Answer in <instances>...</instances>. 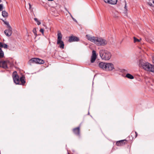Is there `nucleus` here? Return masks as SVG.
I'll return each instance as SVG.
<instances>
[{
	"instance_id": "obj_1",
	"label": "nucleus",
	"mask_w": 154,
	"mask_h": 154,
	"mask_svg": "<svg viewBox=\"0 0 154 154\" xmlns=\"http://www.w3.org/2000/svg\"><path fill=\"white\" fill-rule=\"evenodd\" d=\"M86 37L88 40L94 43L97 46H104L107 43V41L101 37L92 36L90 35H87Z\"/></svg>"
},
{
	"instance_id": "obj_2",
	"label": "nucleus",
	"mask_w": 154,
	"mask_h": 154,
	"mask_svg": "<svg viewBox=\"0 0 154 154\" xmlns=\"http://www.w3.org/2000/svg\"><path fill=\"white\" fill-rule=\"evenodd\" d=\"M99 53L102 59L105 60H109L111 56V53L106 50H101L100 51Z\"/></svg>"
},
{
	"instance_id": "obj_3",
	"label": "nucleus",
	"mask_w": 154,
	"mask_h": 154,
	"mask_svg": "<svg viewBox=\"0 0 154 154\" xmlns=\"http://www.w3.org/2000/svg\"><path fill=\"white\" fill-rule=\"evenodd\" d=\"M57 35V44L59 45V47L60 48L63 49L64 47V44L62 40V35L60 31H58Z\"/></svg>"
},
{
	"instance_id": "obj_4",
	"label": "nucleus",
	"mask_w": 154,
	"mask_h": 154,
	"mask_svg": "<svg viewBox=\"0 0 154 154\" xmlns=\"http://www.w3.org/2000/svg\"><path fill=\"white\" fill-rule=\"evenodd\" d=\"M139 66L146 71L149 66H151V64L146 62L143 60H139Z\"/></svg>"
},
{
	"instance_id": "obj_5",
	"label": "nucleus",
	"mask_w": 154,
	"mask_h": 154,
	"mask_svg": "<svg viewBox=\"0 0 154 154\" xmlns=\"http://www.w3.org/2000/svg\"><path fill=\"white\" fill-rule=\"evenodd\" d=\"M13 78L14 82L16 84H20V80L19 77L16 71L14 72L13 73Z\"/></svg>"
},
{
	"instance_id": "obj_6",
	"label": "nucleus",
	"mask_w": 154,
	"mask_h": 154,
	"mask_svg": "<svg viewBox=\"0 0 154 154\" xmlns=\"http://www.w3.org/2000/svg\"><path fill=\"white\" fill-rule=\"evenodd\" d=\"M29 63H35L40 64H43L44 63V61L43 60L38 58H32L29 60Z\"/></svg>"
},
{
	"instance_id": "obj_7",
	"label": "nucleus",
	"mask_w": 154,
	"mask_h": 154,
	"mask_svg": "<svg viewBox=\"0 0 154 154\" xmlns=\"http://www.w3.org/2000/svg\"><path fill=\"white\" fill-rule=\"evenodd\" d=\"M128 141V138L126 139L116 141V145L119 146H123L127 143Z\"/></svg>"
},
{
	"instance_id": "obj_8",
	"label": "nucleus",
	"mask_w": 154,
	"mask_h": 154,
	"mask_svg": "<svg viewBox=\"0 0 154 154\" xmlns=\"http://www.w3.org/2000/svg\"><path fill=\"white\" fill-rule=\"evenodd\" d=\"M4 32L5 35L9 37L11 35L12 29L9 24H8V29L5 31Z\"/></svg>"
},
{
	"instance_id": "obj_9",
	"label": "nucleus",
	"mask_w": 154,
	"mask_h": 154,
	"mask_svg": "<svg viewBox=\"0 0 154 154\" xmlns=\"http://www.w3.org/2000/svg\"><path fill=\"white\" fill-rule=\"evenodd\" d=\"M97 55L95 51L93 50L92 52V55L91 57V63H94L96 59Z\"/></svg>"
},
{
	"instance_id": "obj_10",
	"label": "nucleus",
	"mask_w": 154,
	"mask_h": 154,
	"mask_svg": "<svg viewBox=\"0 0 154 154\" xmlns=\"http://www.w3.org/2000/svg\"><path fill=\"white\" fill-rule=\"evenodd\" d=\"M137 133L136 131H133L131 134V136H129L128 138H130V140H131L134 138H135L137 137Z\"/></svg>"
},
{
	"instance_id": "obj_11",
	"label": "nucleus",
	"mask_w": 154,
	"mask_h": 154,
	"mask_svg": "<svg viewBox=\"0 0 154 154\" xmlns=\"http://www.w3.org/2000/svg\"><path fill=\"white\" fill-rule=\"evenodd\" d=\"M106 67V71H111L114 69V65L111 63H107Z\"/></svg>"
},
{
	"instance_id": "obj_12",
	"label": "nucleus",
	"mask_w": 154,
	"mask_h": 154,
	"mask_svg": "<svg viewBox=\"0 0 154 154\" xmlns=\"http://www.w3.org/2000/svg\"><path fill=\"white\" fill-rule=\"evenodd\" d=\"M79 40V38L76 36H71L69 37V41L70 42H77Z\"/></svg>"
},
{
	"instance_id": "obj_13",
	"label": "nucleus",
	"mask_w": 154,
	"mask_h": 154,
	"mask_svg": "<svg viewBox=\"0 0 154 154\" xmlns=\"http://www.w3.org/2000/svg\"><path fill=\"white\" fill-rule=\"evenodd\" d=\"M107 65V63L101 62L99 63V66L100 68L102 69L106 70Z\"/></svg>"
},
{
	"instance_id": "obj_14",
	"label": "nucleus",
	"mask_w": 154,
	"mask_h": 154,
	"mask_svg": "<svg viewBox=\"0 0 154 154\" xmlns=\"http://www.w3.org/2000/svg\"><path fill=\"white\" fill-rule=\"evenodd\" d=\"M1 66L5 69L8 68L7 62L5 61H0V67Z\"/></svg>"
},
{
	"instance_id": "obj_15",
	"label": "nucleus",
	"mask_w": 154,
	"mask_h": 154,
	"mask_svg": "<svg viewBox=\"0 0 154 154\" xmlns=\"http://www.w3.org/2000/svg\"><path fill=\"white\" fill-rule=\"evenodd\" d=\"M80 127H78L75 128L73 129V131L75 134L77 135H79L80 134L79 132Z\"/></svg>"
},
{
	"instance_id": "obj_16",
	"label": "nucleus",
	"mask_w": 154,
	"mask_h": 154,
	"mask_svg": "<svg viewBox=\"0 0 154 154\" xmlns=\"http://www.w3.org/2000/svg\"><path fill=\"white\" fill-rule=\"evenodd\" d=\"M104 1L106 3L112 5L116 4V0H104Z\"/></svg>"
},
{
	"instance_id": "obj_17",
	"label": "nucleus",
	"mask_w": 154,
	"mask_h": 154,
	"mask_svg": "<svg viewBox=\"0 0 154 154\" xmlns=\"http://www.w3.org/2000/svg\"><path fill=\"white\" fill-rule=\"evenodd\" d=\"M146 71L154 72V66L151 64V66H149Z\"/></svg>"
},
{
	"instance_id": "obj_18",
	"label": "nucleus",
	"mask_w": 154,
	"mask_h": 154,
	"mask_svg": "<svg viewBox=\"0 0 154 154\" xmlns=\"http://www.w3.org/2000/svg\"><path fill=\"white\" fill-rule=\"evenodd\" d=\"M146 71L154 72V66L151 64V66H149Z\"/></svg>"
},
{
	"instance_id": "obj_19",
	"label": "nucleus",
	"mask_w": 154,
	"mask_h": 154,
	"mask_svg": "<svg viewBox=\"0 0 154 154\" xmlns=\"http://www.w3.org/2000/svg\"><path fill=\"white\" fill-rule=\"evenodd\" d=\"M20 80L21 83V84H20L23 85L26 82L25 80V77L23 76H22L20 78Z\"/></svg>"
},
{
	"instance_id": "obj_20",
	"label": "nucleus",
	"mask_w": 154,
	"mask_h": 154,
	"mask_svg": "<svg viewBox=\"0 0 154 154\" xmlns=\"http://www.w3.org/2000/svg\"><path fill=\"white\" fill-rule=\"evenodd\" d=\"M125 77L130 79H133L134 78V76L129 73H127Z\"/></svg>"
},
{
	"instance_id": "obj_21",
	"label": "nucleus",
	"mask_w": 154,
	"mask_h": 154,
	"mask_svg": "<svg viewBox=\"0 0 154 154\" xmlns=\"http://www.w3.org/2000/svg\"><path fill=\"white\" fill-rule=\"evenodd\" d=\"M2 15L4 17H6L8 15V13L5 11H3L2 12Z\"/></svg>"
},
{
	"instance_id": "obj_22",
	"label": "nucleus",
	"mask_w": 154,
	"mask_h": 154,
	"mask_svg": "<svg viewBox=\"0 0 154 154\" xmlns=\"http://www.w3.org/2000/svg\"><path fill=\"white\" fill-rule=\"evenodd\" d=\"M134 43H135L137 42H140L141 40V39H138L135 37H134Z\"/></svg>"
},
{
	"instance_id": "obj_23",
	"label": "nucleus",
	"mask_w": 154,
	"mask_h": 154,
	"mask_svg": "<svg viewBox=\"0 0 154 154\" xmlns=\"http://www.w3.org/2000/svg\"><path fill=\"white\" fill-rule=\"evenodd\" d=\"M34 20L35 21L37 22V24L38 25L41 24V22L39 20H38V19L37 18H34Z\"/></svg>"
},
{
	"instance_id": "obj_24",
	"label": "nucleus",
	"mask_w": 154,
	"mask_h": 154,
	"mask_svg": "<svg viewBox=\"0 0 154 154\" xmlns=\"http://www.w3.org/2000/svg\"><path fill=\"white\" fill-rule=\"evenodd\" d=\"M147 4L150 7H154V6L153 5V4L150 2H147Z\"/></svg>"
},
{
	"instance_id": "obj_25",
	"label": "nucleus",
	"mask_w": 154,
	"mask_h": 154,
	"mask_svg": "<svg viewBox=\"0 0 154 154\" xmlns=\"http://www.w3.org/2000/svg\"><path fill=\"white\" fill-rule=\"evenodd\" d=\"M2 46L1 47H3L5 48H8V45L6 44H3L2 43Z\"/></svg>"
},
{
	"instance_id": "obj_26",
	"label": "nucleus",
	"mask_w": 154,
	"mask_h": 154,
	"mask_svg": "<svg viewBox=\"0 0 154 154\" xmlns=\"http://www.w3.org/2000/svg\"><path fill=\"white\" fill-rule=\"evenodd\" d=\"M68 11V13H69V14L70 15L71 17H72V19H73V20L75 22H77V20L75 19H74L73 17L72 16V15L71 14V13H69V11Z\"/></svg>"
},
{
	"instance_id": "obj_27",
	"label": "nucleus",
	"mask_w": 154,
	"mask_h": 154,
	"mask_svg": "<svg viewBox=\"0 0 154 154\" xmlns=\"http://www.w3.org/2000/svg\"><path fill=\"white\" fill-rule=\"evenodd\" d=\"M4 56V52L3 51L0 52V58H2Z\"/></svg>"
},
{
	"instance_id": "obj_28",
	"label": "nucleus",
	"mask_w": 154,
	"mask_h": 154,
	"mask_svg": "<svg viewBox=\"0 0 154 154\" xmlns=\"http://www.w3.org/2000/svg\"><path fill=\"white\" fill-rule=\"evenodd\" d=\"M33 33L35 35H37L36 29L35 28H34L33 29Z\"/></svg>"
},
{
	"instance_id": "obj_29",
	"label": "nucleus",
	"mask_w": 154,
	"mask_h": 154,
	"mask_svg": "<svg viewBox=\"0 0 154 154\" xmlns=\"http://www.w3.org/2000/svg\"><path fill=\"white\" fill-rule=\"evenodd\" d=\"M3 10V5L2 4L0 5V11H2Z\"/></svg>"
},
{
	"instance_id": "obj_30",
	"label": "nucleus",
	"mask_w": 154,
	"mask_h": 154,
	"mask_svg": "<svg viewBox=\"0 0 154 154\" xmlns=\"http://www.w3.org/2000/svg\"><path fill=\"white\" fill-rule=\"evenodd\" d=\"M40 32H41L43 34H44V29H41L40 30Z\"/></svg>"
},
{
	"instance_id": "obj_31",
	"label": "nucleus",
	"mask_w": 154,
	"mask_h": 154,
	"mask_svg": "<svg viewBox=\"0 0 154 154\" xmlns=\"http://www.w3.org/2000/svg\"><path fill=\"white\" fill-rule=\"evenodd\" d=\"M29 9H30V10H31L32 6L29 3Z\"/></svg>"
},
{
	"instance_id": "obj_32",
	"label": "nucleus",
	"mask_w": 154,
	"mask_h": 154,
	"mask_svg": "<svg viewBox=\"0 0 154 154\" xmlns=\"http://www.w3.org/2000/svg\"><path fill=\"white\" fill-rule=\"evenodd\" d=\"M125 8L126 10V11H127V7L126 6V4H125Z\"/></svg>"
},
{
	"instance_id": "obj_33",
	"label": "nucleus",
	"mask_w": 154,
	"mask_h": 154,
	"mask_svg": "<svg viewBox=\"0 0 154 154\" xmlns=\"http://www.w3.org/2000/svg\"><path fill=\"white\" fill-rule=\"evenodd\" d=\"M5 24L7 25V28H8V24H9L8 23H6Z\"/></svg>"
},
{
	"instance_id": "obj_34",
	"label": "nucleus",
	"mask_w": 154,
	"mask_h": 154,
	"mask_svg": "<svg viewBox=\"0 0 154 154\" xmlns=\"http://www.w3.org/2000/svg\"><path fill=\"white\" fill-rule=\"evenodd\" d=\"M2 43L0 42V47L2 46Z\"/></svg>"
},
{
	"instance_id": "obj_35",
	"label": "nucleus",
	"mask_w": 154,
	"mask_h": 154,
	"mask_svg": "<svg viewBox=\"0 0 154 154\" xmlns=\"http://www.w3.org/2000/svg\"><path fill=\"white\" fill-rule=\"evenodd\" d=\"M152 60L153 61V62L154 63V57L152 58Z\"/></svg>"
},
{
	"instance_id": "obj_36",
	"label": "nucleus",
	"mask_w": 154,
	"mask_h": 154,
	"mask_svg": "<svg viewBox=\"0 0 154 154\" xmlns=\"http://www.w3.org/2000/svg\"><path fill=\"white\" fill-rule=\"evenodd\" d=\"M1 51H2L1 49L0 48V52Z\"/></svg>"
},
{
	"instance_id": "obj_37",
	"label": "nucleus",
	"mask_w": 154,
	"mask_h": 154,
	"mask_svg": "<svg viewBox=\"0 0 154 154\" xmlns=\"http://www.w3.org/2000/svg\"><path fill=\"white\" fill-rule=\"evenodd\" d=\"M48 1H53V0H48Z\"/></svg>"
},
{
	"instance_id": "obj_38",
	"label": "nucleus",
	"mask_w": 154,
	"mask_h": 154,
	"mask_svg": "<svg viewBox=\"0 0 154 154\" xmlns=\"http://www.w3.org/2000/svg\"><path fill=\"white\" fill-rule=\"evenodd\" d=\"M117 0H116V4H117Z\"/></svg>"
},
{
	"instance_id": "obj_39",
	"label": "nucleus",
	"mask_w": 154,
	"mask_h": 154,
	"mask_svg": "<svg viewBox=\"0 0 154 154\" xmlns=\"http://www.w3.org/2000/svg\"><path fill=\"white\" fill-rule=\"evenodd\" d=\"M68 154H69V153H68Z\"/></svg>"
}]
</instances>
